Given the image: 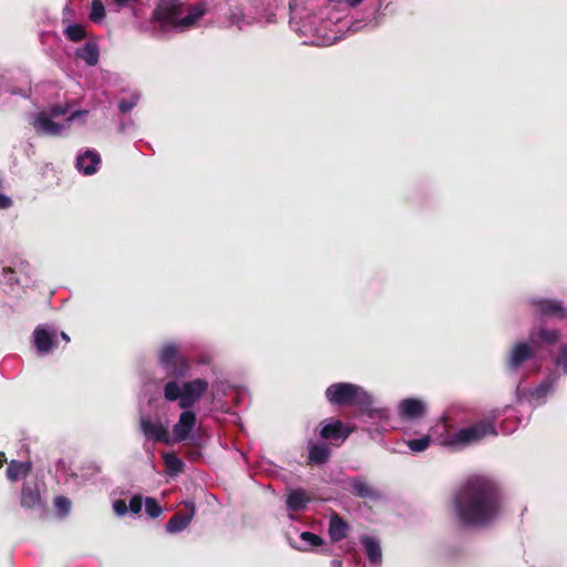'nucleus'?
I'll use <instances>...</instances> for the list:
<instances>
[{
    "instance_id": "1",
    "label": "nucleus",
    "mask_w": 567,
    "mask_h": 567,
    "mask_svg": "<svg viewBox=\"0 0 567 567\" xmlns=\"http://www.w3.org/2000/svg\"><path fill=\"white\" fill-rule=\"evenodd\" d=\"M452 507L462 526H488L502 513V489L497 482L488 476H468L454 492Z\"/></svg>"
},
{
    "instance_id": "2",
    "label": "nucleus",
    "mask_w": 567,
    "mask_h": 567,
    "mask_svg": "<svg viewBox=\"0 0 567 567\" xmlns=\"http://www.w3.org/2000/svg\"><path fill=\"white\" fill-rule=\"evenodd\" d=\"M206 10L205 3L188 7L182 0H158L151 21L163 31L167 28L185 30L194 27Z\"/></svg>"
},
{
    "instance_id": "3",
    "label": "nucleus",
    "mask_w": 567,
    "mask_h": 567,
    "mask_svg": "<svg viewBox=\"0 0 567 567\" xmlns=\"http://www.w3.org/2000/svg\"><path fill=\"white\" fill-rule=\"evenodd\" d=\"M176 380H171L164 385V398L169 402L178 401V408L182 410L193 408L209 386L208 382L200 378L183 382L182 385Z\"/></svg>"
},
{
    "instance_id": "4",
    "label": "nucleus",
    "mask_w": 567,
    "mask_h": 567,
    "mask_svg": "<svg viewBox=\"0 0 567 567\" xmlns=\"http://www.w3.org/2000/svg\"><path fill=\"white\" fill-rule=\"evenodd\" d=\"M159 364L167 371V375L173 379L185 378L189 370L188 359L179 353L175 343H165L158 353Z\"/></svg>"
},
{
    "instance_id": "5",
    "label": "nucleus",
    "mask_w": 567,
    "mask_h": 567,
    "mask_svg": "<svg viewBox=\"0 0 567 567\" xmlns=\"http://www.w3.org/2000/svg\"><path fill=\"white\" fill-rule=\"evenodd\" d=\"M487 435H497L492 422L480 421L471 426L462 427L445 441V445L466 446L477 443Z\"/></svg>"
},
{
    "instance_id": "6",
    "label": "nucleus",
    "mask_w": 567,
    "mask_h": 567,
    "mask_svg": "<svg viewBox=\"0 0 567 567\" xmlns=\"http://www.w3.org/2000/svg\"><path fill=\"white\" fill-rule=\"evenodd\" d=\"M359 385L346 382L333 383L326 390V398L331 404L351 405Z\"/></svg>"
},
{
    "instance_id": "7",
    "label": "nucleus",
    "mask_w": 567,
    "mask_h": 567,
    "mask_svg": "<svg viewBox=\"0 0 567 567\" xmlns=\"http://www.w3.org/2000/svg\"><path fill=\"white\" fill-rule=\"evenodd\" d=\"M319 435L322 440L334 442V445L342 444L351 434V429L346 427L340 420H324L321 422Z\"/></svg>"
},
{
    "instance_id": "8",
    "label": "nucleus",
    "mask_w": 567,
    "mask_h": 567,
    "mask_svg": "<svg viewBox=\"0 0 567 567\" xmlns=\"http://www.w3.org/2000/svg\"><path fill=\"white\" fill-rule=\"evenodd\" d=\"M140 430L147 440L164 444L171 443L168 427L162 422H153L150 417L142 416L140 419Z\"/></svg>"
},
{
    "instance_id": "9",
    "label": "nucleus",
    "mask_w": 567,
    "mask_h": 567,
    "mask_svg": "<svg viewBox=\"0 0 567 567\" xmlns=\"http://www.w3.org/2000/svg\"><path fill=\"white\" fill-rule=\"evenodd\" d=\"M195 425L196 414L190 410H184L173 426L174 441L183 442L188 439Z\"/></svg>"
},
{
    "instance_id": "10",
    "label": "nucleus",
    "mask_w": 567,
    "mask_h": 567,
    "mask_svg": "<svg viewBox=\"0 0 567 567\" xmlns=\"http://www.w3.org/2000/svg\"><path fill=\"white\" fill-rule=\"evenodd\" d=\"M534 351L526 342L516 343L511 350L507 358V367L512 371H517L518 368L526 361L533 359Z\"/></svg>"
},
{
    "instance_id": "11",
    "label": "nucleus",
    "mask_w": 567,
    "mask_h": 567,
    "mask_svg": "<svg viewBox=\"0 0 567 567\" xmlns=\"http://www.w3.org/2000/svg\"><path fill=\"white\" fill-rule=\"evenodd\" d=\"M20 504L25 509H32L42 506V497L39 486L35 482L23 483L20 495Z\"/></svg>"
},
{
    "instance_id": "12",
    "label": "nucleus",
    "mask_w": 567,
    "mask_h": 567,
    "mask_svg": "<svg viewBox=\"0 0 567 567\" xmlns=\"http://www.w3.org/2000/svg\"><path fill=\"white\" fill-rule=\"evenodd\" d=\"M350 487L352 495L363 499L377 501L381 497V493L362 476L353 477Z\"/></svg>"
},
{
    "instance_id": "13",
    "label": "nucleus",
    "mask_w": 567,
    "mask_h": 567,
    "mask_svg": "<svg viewBox=\"0 0 567 567\" xmlns=\"http://www.w3.org/2000/svg\"><path fill=\"white\" fill-rule=\"evenodd\" d=\"M187 511L176 512L167 522L166 529L169 533H178L184 530L192 522L195 515V505L187 504Z\"/></svg>"
},
{
    "instance_id": "14",
    "label": "nucleus",
    "mask_w": 567,
    "mask_h": 567,
    "mask_svg": "<svg viewBox=\"0 0 567 567\" xmlns=\"http://www.w3.org/2000/svg\"><path fill=\"white\" fill-rule=\"evenodd\" d=\"M33 126L38 133L50 136H60L63 131V125L52 121L45 112L35 115Z\"/></svg>"
},
{
    "instance_id": "15",
    "label": "nucleus",
    "mask_w": 567,
    "mask_h": 567,
    "mask_svg": "<svg viewBox=\"0 0 567 567\" xmlns=\"http://www.w3.org/2000/svg\"><path fill=\"white\" fill-rule=\"evenodd\" d=\"M399 409L400 415L406 419H420L425 413V404L423 401L414 398L402 400Z\"/></svg>"
},
{
    "instance_id": "16",
    "label": "nucleus",
    "mask_w": 567,
    "mask_h": 567,
    "mask_svg": "<svg viewBox=\"0 0 567 567\" xmlns=\"http://www.w3.org/2000/svg\"><path fill=\"white\" fill-rule=\"evenodd\" d=\"M331 456V450L326 443H310L308 446V460L309 465H321L329 461Z\"/></svg>"
},
{
    "instance_id": "17",
    "label": "nucleus",
    "mask_w": 567,
    "mask_h": 567,
    "mask_svg": "<svg viewBox=\"0 0 567 567\" xmlns=\"http://www.w3.org/2000/svg\"><path fill=\"white\" fill-rule=\"evenodd\" d=\"M351 405L357 406L362 413L370 417H375L380 413L379 410L373 408V398L360 386H358L355 398Z\"/></svg>"
},
{
    "instance_id": "18",
    "label": "nucleus",
    "mask_w": 567,
    "mask_h": 567,
    "mask_svg": "<svg viewBox=\"0 0 567 567\" xmlns=\"http://www.w3.org/2000/svg\"><path fill=\"white\" fill-rule=\"evenodd\" d=\"M101 162L99 153L94 151H86L76 158V167L85 175H92L96 172L97 165Z\"/></svg>"
},
{
    "instance_id": "19",
    "label": "nucleus",
    "mask_w": 567,
    "mask_h": 567,
    "mask_svg": "<svg viewBox=\"0 0 567 567\" xmlns=\"http://www.w3.org/2000/svg\"><path fill=\"white\" fill-rule=\"evenodd\" d=\"M310 501L311 498L305 489L296 488L288 494L286 505L289 511L300 512L307 507Z\"/></svg>"
},
{
    "instance_id": "20",
    "label": "nucleus",
    "mask_w": 567,
    "mask_h": 567,
    "mask_svg": "<svg viewBox=\"0 0 567 567\" xmlns=\"http://www.w3.org/2000/svg\"><path fill=\"white\" fill-rule=\"evenodd\" d=\"M349 525L338 514H333L329 522V535L332 542H340L348 535Z\"/></svg>"
},
{
    "instance_id": "21",
    "label": "nucleus",
    "mask_w": 567,
    "mask_h": 567,
    "mask_svg": "<svg viewBox=\"0 0 567 567\" xmlns=\"http://www.w3.org/2000/svg\"><path fill=\"white\" fill-rule=\"evenodd\" d=\"M32 471V462H19L12 460L7 467V477L11 482H17L21 477L28 476Z\"/></svg>"
},
{
    "instance_id": "22",
    "label": "nucleus",
    "mask_w": 567,
    "mask_h": 567,
    "mask_svg": "<svg viewBox=\"0 0 567 567\" xmlns=\"http://www.w3.org/2000/svg\"><path fill=\"white\" fill-rule=\"evenodd\" d=\"M75 56L83 60L89 66H94L99 63V47L95 42H87L75 51Z\"/></svg>"
},
{
    "instance_id": "23",
    "label": "nucleus",
    "mask_w": 567,
    "mask_h": 567,
    "mask_svg": "<svg viewBox=\"0 0 567 567\" xmlns=\"http://www.w3.org/2000/svg\"><path fill=\"white\" fill-rule=\"evenodd\" d=\"M33 336L34 346L40 353H48L53 348V336L47 329L38 327Z\"/></svg>"
},
{
    "instance_id": "24",
    "label": "nucleus",
    "mask_w": 567,
    "mask_h": 567,
    "mask_svg": "<svg viewBox=\"0 0 567 567\" xmlns=\"http://www.w3.org/2000/svg\"><path fill=\"white\" fill-rule=\"evenodd\" d=\"M538 310L543 316H551L559 319L567 317V310L561 302L556 300H542L538 302Z\"/></svg>"
},
{
    "instance_id": "25",
    "label": "nucleus",
    "mask_w": 567,
    "mask_h": 567,
    "mask_svg": "<svg viewBox=\"0 0 567 567\" xmlns=\"http://www.w3.org/2000/svg\"><path fill=\"white\" fill-rule=\"evenodd\" d=\"M361 543L370 563L374 565L380 564L382 553L379 543L372 537H364Z\"/></svg>"
},
{
    "instance_id": "26",
    "label": "nucleus",
    "mask_w": 567,
    "mask_h": 567,
    "mask_svg": "<svg viewBox=\"0 0 567 567\" xmlns=\"http://www.w3.org/2000/svg\"><path fill=\"white\" fill-rule=\"evenodd\" d=\"M63 33L72 42H80L87 37L85 28L79 23L70 24L64 29Z\"/></svg>"
},
{
    "instance_id": "27",
    "label": "nucleus",
    "mask_w": 567,
    "mask_h": 567,
    "mask_svg": "<svg viewBox=\"0 0 567 567\" xmlns=\"http://www.w3.org/2000/svg\"><path fill=\"white\" fill-rule=\"evenodd\" d=\"M163 458L171 475H177L184 471L183 461L174 453H165Z\"/></svg>"
},
{
    "instance_id": "28",
    "label": "nucleus",
    "mask_w": 567,
    "mask_h": 567,
    "mask_svg": "<svg viewBox=\"0 0 567 567\" xmlns=\"http://www.w3.org/2000/svg\"><path fill=\"white\" fill-rule=\"evenodd\" d=\"M300 539L305 544L303 546L298 547L299 550H308L310 548L318 547L323 544V539L311 532H302L300 534Z\"/></svg>"
},
{
    "instance_id": "29",
    "label": "nucleus",
    "mask_w": 567,
    "mask_h": 567,
    "mask_svg": "<svg viewBox=\"0 0 567 567\" xmlns=\"http://www.w3.org/2000/svg\"><path fill=\"white\" fill-rule=\"evenodd\" d=\"M105 17V8L102 0H92L89 18L92 22L99 23Z\"/></svg>"
},
{
    "instance_id": "30",
    "label": "nucleus",
    "mask_w": 567,
    "mask_h": 567,
    "mask_svg": "<svg viewBox=\"0 0 567 567\" xmlns=\"http://www.w3.org/2000/svg\"><path fill=\"white\" fill-rule=\"evenodd\" d=\"M145 511L151 518H157L163 513L162 506L153 497L145 498Z\"/></svg>"
},
{
    "instance_id": "31",
    "label": "nucleus",
    "mask_w": 567,
    "mask_h": 567,
    "mask_svg": "<svg viewBox=\"0 0 567 567\" xmlns=\"http://www.w3.org/2000/svg\"><path fill=\"white\" fill-rule=\"evenodd\" d=\"M430 442H431L430 436L425 435L420 439L410 440L408 442V445L413 452H422L429 447Z\"/></svg>"
},
{
    "instance_id": "32",
    "label": "nucleus",
    "mask_w": 567,
    "mask_h": 567,
    "mask_svg": "<svg viewBox=\"0 0 567 567\" xmlns=\"http://www.w3.org/2000/svg\"><path fill=\"white\" fill-rule=\"evenodd\" d=\"M539 338L548 344H554L558 341L559 333L557 330L540 329Z\"/></svg>"
},
{
    "instance_id": "33",
    "label": "nucleus",
    "mask_w": 567,
    "mask_h": 567,
    "mask_svg": "<svg viewBox=\"0 0 567 567\" xmlns=\"http://www.w3.org/2000/svg\"><path fill=\"white\" fill-rule=\"evenodd\" d=\"M112 3L117 8V10L124 7H131L133 9L134 16L138 17L136 6L143 4L144 0H112Z\"/></svg>"
},
{
    "instance_id": "34",
    "label": "nucleus",
    "mask_w": 567,
    "mask_h": 567,
    "mask_svg": "<svg viewBox=\"0 0 567 567\" xmlns=\"http://www.w3.org/2000/svg\"><path fill=\"white\" fill-rule=\"evenodd\" d=\"M137 96H132L131 99H123L118 103V110L122 114L128 113L136 104Z\"/></svg>"
},
{
    "instance_id": "35",
    "label": "nucleus",
    "mask_w": 567,
    "mask_h": 567,
    "mask_svg": "<svg viewBox=\"0 0 567 567\" xmlns=\"http://www.w3.org/2000/svg\"><path fill=\"white\" fill-rule=\"evenodd\" d=\"M142 506H143V497L141 495H134L131 498L130 505L127 507L133 514H138L142 511Z\"/></svg>"
},
{
    "instance_id": "36",
    "label": "nucleus",
    "mask_w": 567,
    "mask_h": 567,
    "mask_svg": "<svg viewBox=\"0 0 567 567\" xmlns=\"http://www.w3.org/2000/svg\"><path fill=\"white\" fill-rule=\"evenodd\" d=\"M113 509L116 515L123 516L127 513L128 507L126 505V502L124 499H117L113 503Z\"/></svg>"
},
{
    "instance_id": "37",
    "label": "nucleus",
    "mask_w": 567,
    "mask_h": 567,
    "mask_svg": "<svg viewBox=\"0 0 567 567\" xmlns=\"http://www.w3.org/2000/svg\"><path fill=\"white\" fill-rule=\"evenodd\" d=\"M54 504L55 506L63 511V512H68L70 509V506H71V502L68 497L65 496H58L55 499H54Z\"/></svg>"
},
{
    "instance_id": "38",
    "label": "nucleus",
    "mask_w": 567,
    "mask_h": 567,
    "mask_svg": "<svg viewBox=\"0 0 567 567\" xmlns=\"http://www.w3.org/2000/svg\"><path fill=\"white\" fill-rule=\"evenodd\" d=\"M66 113H68V107L62 106V105H52L49 109V115L51 117H59V116L65 115Z\"/></svg>"
},
{
    "instance_id": "39",
    "label": "nucleus",
    "mask_w": 567,
    "mask_h": 567,
    "mask_svg": "<svg viewBox=\"0 0 567 567\" xmlns=\"http://www.w3.org/2000/svg\"><path fill=\"white\" fill-rule=\"evenodd\" d=\"M12 204V199L9 196L0 194V209H7L11 207Z\"/></svg>"
},
{
    "instance_id": "40",
    "label": "nucleus",
    "mask_w": 567,
    "mask_h": 567,
    "mask_svg": "<svg viewBox=\"0 0 567 567\" xmlns=\"http://www.w3.org/2000/svg\"><path fill=\"white\" fill-rule=\"evenodd\" d=\"M330 2H334V3H347L349 4L350 7H357L359 6L362 0H329Z\"/></svg>"
},
{
    "instance_id": "41",
    "label": "nucleus",
    "mask_w": 567,
    "mask_h": 567,
    "mask_svg": "<svg viewBox=\"0 0 567 567\" xmlns=\"http://www.w3.org/2000/svg\"><path fill=\"white\" fill-rule=\"evenodd\" d=\"M81 114H86V111L84 112H80V111H75L73 112L69 117H68V121L71 122L73 120H75L78 116H80Z\"/></svg>"
},
{
    "instance_id": "42",
    "label": "nucleus",
    "mask_w": 567,
    "mask_h": 567,
    "mask_svg": "<svg viewBox=\"0 0 567 567\" xmlns=\"http://www.w3.org/2000/svg\"><path fill=\"white\" fill-rule=\"evenodd\" d=\"M7 463V457L3 452H0V468Z\"/></svg>"
},
{
    "instance_id": "43",
    "label": "nucleus",
    "mask_w": 567,
    "mask_h": 567,
    "mask_svg": "<svg viewBox=\"0 0 567 567\" xmlns=\"http://www.w3.org/2000/svg\"><path fill=\"white\" fill-rule=\"evenodd\" d=\"M2 271L3 274H12L14 272V269L12 267H4Z\"/></svg>"
},
{
    "instance_id": "44",
    "label": "nucleus",
    "mask_w": 567,
    "mask_h": 567,
    "mask_svg": "<svg viewBox=\"0 0 567 567\" xmlns=\"http://www.w3.org/2000/svg\"><path fill=\"white\" fill-rule=\"evenodd\" d=\"M61 338L68 343L70 342V337L65 332H61Z\"/></svg>"
},
{
    "instance_id": "45",
    "label": "nucleus",
    "mask_w": 567,
    "mask_h": 567,
    "mask_svg": "<svg viewBox=\"0 0 567 567\" xmlns=\"http://www.w3.org/2000/svg\"><path fill=\"white\" fill-rule=\"evenodd\" d=\"M195 455H198V452L190 453V456H192V457H195Z\"/></svg>"
},
{
    "instance_id": "46",
    "label": "nucleus",
    "mask_w": 567,
    "mask_h": 567,
    "mask_svg": "<svg viewBox=\"0 0 567 567\" xmlns=\"http://www.w3.org/2000/svg\"><path fill=\"white\" fill-rule=\"evenodd\" d=\"M195 455H198V452L190 453V456H192V457H195Z\"/></svg>"
},
{
    "instance_id": "47",
    "label": "nucleus",
    "mask_w": 567,
    "mask_h": 567,
    "mask_svg": "<svg viewBox=\"0 0 567 567\" xmlns=\"http://www.w3.org/2000/svg\"><path fill=\"white\" fill-rule=\"evenodd\" d=\"M195 455H198V452L190 453V456H192V457H195Z\"/></svg>"
},
{
    "instance_id": "48",
    "label": "nucleus",
    "mask_w": 567,
    "mask_h": 567,
    "mask_svg": "<svg viewBox=\"0 0 567 567\" xmlns=\"http://www.w3.org/2000/svg\"><path fill=\"white\" fill-rule=\"evenodd\" d=\"M557 364H558V365H560V364H561V359H560V358L557 360Z\"/></svg>"
}]
</instances>
